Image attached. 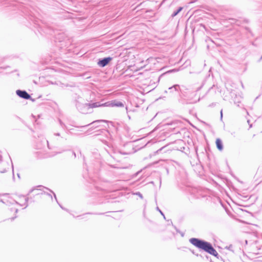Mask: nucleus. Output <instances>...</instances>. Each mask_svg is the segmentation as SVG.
<instances>
[{"label": "nucleus", "instance_id": "nucleus-2", "mask_svg": "<svg viewBox=\"0 0 262 262\" xmlns=\"http://www.w3.org/2000/svg\"><path fill=\"white\" fill-rule=\"evenodd\" d=\"M112 60V58L111 57L105 58L102 60H99L98 62V64L99 66L104 67L107 65Z\"/></svg>", "mask_w": 262, "mask_h": 262}, {"label": "nucleus", "instance_id": "nucleus-6", "mask_svg": "<svg viewBox=\"0 0 262 262\" xmlns=\"http://www.w3.org/2000/svg\"><path fill=\"white\" fill-rule=\"evenodd\" d=\"M182 8H181V7L180 8L177 12H174L172 14V16H175L176 15H177L178 14V13H179L182 10Z\"/></svg>", "mask_w": 262, "mask_h": 262}, {"label": "nucleus", "instance_id": "nucleus-4", "mask_svg": "<svg viewBox=\"0 0 262 262\" xmlns=\"http://www.w3.org/2000/svg\"><path fill=\"white\" fill-rule=\"evenodd\" d=\"M216 146H217V148L220 150H222L223 146H222V141H221V140L220 139H216Z\"/></svg>", "mask_w": 262, "mask_h": 262}, {"label": "nucleus", "instance_id": "nucleus-1", "mask_svg": "<svg viewBox=\"0 0 262 262\" xmlns=\"http://www.w3.org/2000/svg\"><path fill=\"white\" fill-rule=\"evenodd\" d=\"M189 241L195 247L202 249L214 256H216L217 255V253L215 249H214L209 243L194 238L190 239Z\"/></svg>", "mask_w": 262, "mask_h": 262}, {"label": "nucleus", "instance_id": "nucleus-8", "mask_svg": "<svg viewBox=\"0 0 262 262\" xmlns=\"http://www.w3.org/2000/svg\"><path fill=\"white\" fill-rule=\"evenodd\" d=\"M139 196L142 198V195L140 194H139Z\"/></svg>", "mask_w": 262, "mask_h": 262}, {"label": "nucleus", "instance_id": "nucleus-7", "mask_svg": "<svg viewBox=\"0 0 262 262\" xmlns=\"http://www.w3.org/2000/svg\"><path fill=\"white\" fill-rule=\"evenodd\" d=\"M93 107H98V106H100L99 105H97L96 104H93Z\"/></svg>", "mask_w": 262, "mask_h": 262}, {"label": "nucleus", "instance_id": "nucleus-3", "mask_svg": "<svg viewBox=\"0 0 262 262\" xmlns=\"http://www.w3.org/2000/svg\"><path fill=\"white\" fill-rule=\"evenodd\" d=\"M16 94L20 97L28 99H29L30 96V95L25 91H21L20 90H17L16 91Z\"/></svg>", "mask_w": 262, "mask_h": 262}, {"label": "nucleus", "instance_id": "nucleus-5", "mask_svg": "<svg viewBox=\"0 0 262 262\" xmlns=\"http://www.w3.org/2000/svg\"><path fill=\"white\" fill-rule=\"evenodd\" d=\"M109 105L111 106H122L123 105L120 102H117L116 103H111L109 104Z\"/></svg>", "mask_w": 262, "mask_h": 262}, {"label": "nucleus", "instance_id": "nucleus-9", "mask_svg": "<svg viewBox=\"0 0 262 262\" xmlns=\"http://www.w3.org/2000/svg\"><path fill=\"white\" fill-rule=\"evenodd\" d=\"M160 211L161 214H163L162 212L161 211Z\"/></svg>", "mask_w": 262, "mask_h": 262}]
</instances>
